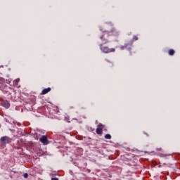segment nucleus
Segmentation results:
<instances>
[{
	"label": "nucleus",
	"instance_id": "5",
	"mask_svg": "<svg viewBox=\"0 0 180 180\" xmlns=\"http://www.w3.org/2000/svg\"><path fill=\"white\" fill-rule=\"evenodd\" d=\"M39 141H41L44 146H47V144H49V139L46 135H43L41 138H39Z\"/></svg>",
	"mask_w": 180,
	"mask_h": 180
},
{
	"label": "nucleus",
	"instance_id": "3",
	"mask_svg": "<svg viewBox=\"0 0 180 180\" xmlns=\"http://www.w3.org/2000/svg\"><path fill=\"white\" fill-rule=\"evenodd\" d=\"M1 143H2L1 148H5L6 144H9V143H12V139L8 136H3L0 139Z\"/></svg>",
	"mask_w": 180,
	"mask_h": 180
},
{
	"label": "nucleus",
	"instance_id": "6",
	"mask_svg": "<svg viewBox=\"0 0 180 180\" xmlns=\"http://www.w3.org/2000/svg\"><path fill=\"white\" fill-rule=\"evenodd\" d=\"M0 105L3 106V108H6V109H9L11 107V103H9V101H2L0 103Z\"/></svg>",
	"mask_w": 180,
	"mask_h": 180
},
{
	"label": "nucleus",
	"instance_id": "16",
	"mask_svg": "<svg viewBox=\"0 0 180 180\" xmlns=\"http://www.w3.org/2000/svg\"><path fill=\"white\" fill-rule=\"evenodd\" d=\"M129 50H131V48H129Z\"/></svg>",
	"mask_w": 180,
	"mask_h": 180
},
{
	"label": "nucleus",
	"instance_id": "7",
	"mask_svg": "<svg viewBox=\"0 0 180 180\" xmlns=\"http://www.w3.org/2000/svg\"><path fill=\"white\" fill-rule=\"evenodd\" d=\"M50 91H51V88H50V87L44 89L42 90L41 95H46V94H49V92H50Z\"/></svg>",
	"mask_w": 180,
	"mask_h": 180
},
{
	"label": "nucleus",
	"instance_id": "11",
	"mask_svg": "<svg viewBox=\"0 0 180 180\" xmlns=\"http://www.w3.org/2000/svg\"><path fill=\"white\" fill-rule=\"evenodd\" d=\"M136 40H139V37L136 35H134L132 41H136Z\"/></svg>",
	"mask_w": 180,
	"mask_h": 180
},
{
	"label": "nucleus",
	"instance_id": "13",
	"mask_svg": "<svg viewBox=\"0 0 180 180\" xmlns=\"http://www.w3.org/2000/svg\"><path fill=\"white\" fill-rule=\"evenodd\" d=\"M23 176H24V178H27L29 176V174H27V173H25L23 174Z\"/></svg>",
	"mask_w": 180,
	"mask_h": 180
},
{
	"label": "nucleus",
	"instance_id": "15",
	"mask_svg": "<svg viewBox=\"0 0 180 180\" xmlns=\"http://www.w3.org/2000/svg\"><path fill=\"white\" fill-rule=\"evenodd\" d=\"M51 180H58V178H51Z\"/></svg>",
	"mask_w": 180,
	"mask_h": 180
},
{
	"label": "nucleus",
	"instance_id": "1",
	"mask_svg": "<svg viewBox=\"0 0 180 180\" xmlns=\"http://www.w3.org/2000/svg\"><path fill=\"white\" fill-rule=\"evenodd\" d=\"M110 35V36H119V32H116V30H112V32H108L105 31L104 32V34L100 37V39L102 41V44H108V43H109V40L106 38L108 37V36Z\"/></svg>",
	"mask_w": 180,
	"mask_h": 180
},
{
	"label": "nucleus",
	"instance_id": "10",
	"mask_svg": "<svg viewBox=\"0 0 180 180\" xmlns=\"http://www.w3.org/2000/svg\"><path fill=\"white\" fill-rule=\"evenodd\" d=\"M105 139H106L107 140H110V139H112V136H110V134H107L105 135Z\"/></svg>",
	"mask_w": 180,
	"mask_h": 180
},
{
	"label": "nucleus",
	"instance_id": "8",
	"mask_svg": "<svg viewBox=\"0 0 180 180\" xmlns=\"http://www.w3.org/2000/svg\"><path fill=\"white\" fill-rule=\"evenodd\" d=\"M168 53L169 56H174V54H175V51L174 49H170Z\"/></svg>",
	"mask_w": 180,
	"mask_h": 180
},
{
	"label": "nucleus",
	"instance_id": "4",
	"mask_svg": "<svg viewBox=\"0 0 180 180\" xmlns=\"http://www.w3.org/2000/svg\"><path fill=\"white\" fill-rule=\"evenodd\" d=\"M105 126L102 124H99L96 129V133L97 134H102L103 133V128Z\"/></svg>",
	"mask_w": 180,
	"mask_h": 180
},
{
	"label": "nucleus",
	"instance_id": "9",
	"mask_svg": "<svg viewBox=\"0 0 180 180\" xmlns=\"http://www.w3.org/2000/svg\"><path fill=\"white\" fill-rule=\"evenodd\" d=\"M127 46H129V44H125L124 45L121 46L120 49H121L122 50H124V49H127Z\"/></svg>",
	"mask_w": 180,
	"mask_h": 180
},
{
	"label": "nucleus",
	"instance_id": "2",
	"mask_svg": "<svg viewBox=\"0 0 180 180\" xmlns=\"http://www.w3.org/2000/svg\"><path fill=\"white\" fill-rule=\"evenodd\" d=\"M100 49L101 50L102 53H105L106 54L109 53H115L116 51V49L115 48L110 49L108 46H103V44H101L99 45Z\"/></svg>",
	"mask_w": 180,
	"mask_h": 180
},
{
	"label": "nucleus",
	"instance_id": "14",
	"mask_svg": "<svg viewBox=\"0 0 180 180\" xmlns=\"http://www.w3.org/2000/svg\"><path fill=\"white\" fill-rule=\"evenodd\" d=\"M0 81L1 82H5V79L4 77H0Z\"/></svg>",
	"mask_w": 180,
	"mask_h": 180
},
{
	"label": "nucleus",
	"instance_id": "12",
	"mask_svg": "<svg viewBox=\"0 0 180 180\" xmlns=\"http://www.w3.org/2000/svg\"><path fill=\"white\" fill-rule=\"evenodd\" d=\"M19 79H16L15 80L13 81V84L14 85H18V84H19Z\"/></svg>",
	"mask_w": 180,
	"mask_h": 180
}]
</instances>
